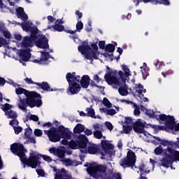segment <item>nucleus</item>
<instances>
[{"label": "nucleus", "instance_id": "864d4df0", "mask_svg": "<svg viewBox=\"0 0 179 179\" xmlns=\"http://www.w3.org/2000/svg\"><path fill=\"white\" fill-rule=\"evenodd\" d=\"M9 44L6 38L0 36V48L3 47V45H8Z\"/></svg>", "mask_w": 179, "mask_h": 179}, {"label": "nucleus", "instance_id": "f03ea898", "mask_svg": "<svg viewBox=\"0 0 179 179\" xmlns=\"http://www.w3.org/2000/svg\"><path fill=\"white\" fill-rule=\"evenodd\" d=\"M122 69L124 71V73L122 71H120L119 72L117 70L113 71L110 68L106 66L107 71L106 73L104 75V79L108 85H120V81L117 78V76H118L122 80L123 83H125L127 80V78H125L131 76V71H129L128 66L124 64L122 65Z\"/></svg>", "mask_w": 179, "mask_h": 179}, {"label": "nucleus", "instance_id": "1a4fd4ad", "mask_svg": "<svg viewBox=\"0 0 179 179\" xmlns=\"http://www.w3.org/2000/svg\"><path fill=\"white\" fill-rule=\"evenodd\" d=\"M47 134L50 142H59L61 141V135L59 134V129L56 127H52L48 131H44Z\"/></svg>", "mask_w": 179, "mask_h": 179}, {"label": "nucleus", "instance_id": "f257e3e1", "mask_svg": "<svg viewBox=\"0 0 179 179\" xmlns=\"http://www.w3.org/2000/svg\"><path fill=\"white\" fill-rule=\"evenodd\" d=\"M16 94H24L26 98L20 96L18 103V108L22 111L27 112V106L30 108L34 107L40 108L43 106V100H41V94L37 93L36 91H29L22 87H18L15 90Z\"/></svg>", "mask_w": 179, "mask_h": 179}, {"label": "nucleus", "instance_id": "de8ad7c7", "mask_svg": "<svg viewBox=\"0 0 179 179\" xmlns=\"http://www.w3.org/2000/svg\"><path fill=\"white\" fill-rule=\"evenodd\" d=\"M33 134V130L30 127L25 129L24 136L27 138H30Z\"/></svg>", "mask_w": 179, "mask_h": 179}, {"label": "nucleus", "instance_id": "a19ab883", "mask_svg": "<svg viewBox=\"0 0 179 179\" xmlns=\"http://www.w3.org/2000/svg\"><path fill=\"white\" fill-rule=\"evenodd\" d=\"M69 148H70V149H73V150L78 149V141H75L73 140L70 141L69 143Z\"/></svg>", "mask_w": 179, "mask_h": 179}, {"label": "nucleus", "instance_id": "8fccbe9b", "mask_svg": "<svg viewBox=\"0 0 179 179\" xmlns=\"http://www.w3.org/2000/svg\"><path fill=\"white\" fill-rule=\"evenodd\" d=\"M145 114H146V115L150 117V118H156V115H157L156 113L152 112L150 110H146Z\"/></svg>", "mask_w": 179, "mask_h": 179}, {"label": "nucleus", "instance_id": "72a5a7b5", "mask_svg": "<svg viewBox=\"0 0 179 179\" xmlns=\"http://www.w3.org/2000/svg\"><path fill=\"white\" fill-rule=\"evenodd\" d=\"M41 52V59L42 62H47L50 58V53L48 52Z\"/></svg>", "mask_w": 179, "mask_h": 179}, {"label": "nucleus", "instance_id": "a878e982", "mask_svg": "<svg viewBox=\"0 0 179 179\" xmlns=\"http://www.w3.org/2000/svg\"><path fill=\"white\" fill-rule=\"evenodd\" d=\"M160 145L162 146H168V148H177L178 146V143H176L174 141H169L167 140H162L161 143H159Z\"/></svg>", "mask_w": 179, "mask_h": 179}, {"label": "nucleus", "instance_id": "b1692460", "mask_svg": "<svg viewBox=\"0 0 179 179\" xmlns=\"http://www.w3.org/2000/svg\"><path fill=\"white\" fill-rule=\"evenodd\" d=\"M17 26H21L22 30H24V31H26V33H29V30H31L34 31V29H36V28H34V27H32L31 24H29L28 22H25V23H20V22H17Z\"/></svg>", "mask_w": 179, "mask_h": 179}, {"label": "nucleus", "instance_id": "7c9ffc66", "mask_svg": "<svg viewBox=\"0 0 179 179\" xmlns=\"http://www.w3.org/2000/svg\"><path fill=\"white\" fill-rule=\"evenodd\" d=\"M54 31H58L61 33L62 31H65L66 33V30L65 29V27L64 25H59V24L55 23V25L52 26Z\"/></svg>", "mask_w": 179, "mask_h": 179}, {"label": "nucleus", "instance_id": "e433bc0d", "mask_svg": "<svg viewBox=\"0 0 179 179\" xmlns=\"http://www.w3.org/2000/svg\"><path fill=\"white\" fill-rule=\"evenodd\" d=\"M6 115H8V118H10L11 120H16L17 118V114L12 110L6 112Z\"/></svg>", "mask_w": 179, "mask_h": 179}, {"label": "nucleus", "instance_id": "09e8293b", "mask_svg": "<svg viewBox=\"0 0 179 179\" xmlns=\"http://www.w3.org/2000/svg\"><path fill=\"white\" fill-rule=\"evenodd\" d=\"M38 157H43V160H45V162H48V163H51V162H52V159L48 155H43L41 154H38Z\"/></svg>", "mask_w": 179, "mask_h": 179}, {"label": "nucleus", "instance_id": "5701e85b", "mask_svg": "<svg viewBox=\"0 0 179 179\" xmlns=\"http://www.w3.org/2000/svg\"><path fill=\"white\" fill-rule=\"evenodd\" d=\"M66 79L67 81L76 80L79 83L80 80V76H76V72L67 73L66 75Z\"/></svg>", "mask_w": 179, "mask_h": 179}, {"label": "nucleus", "instance_id": "5fc2aeb1", "mask_svg": "<svg viewBox=\"0 0 179 179\" xmlns=\"http://www.w3.org/2000/svg\"><path fill=\"white\" fill-rule=\"evenodd\" d=\"M132 128L131 126L127 125V126H123V129H124V134H129L131 132V131H132Z\"/></svg>", "mask_w": 179, "mask_h": 179}, {"label": "nucleus", "instance_id": "58836bf2", "mask_svg": "<svg viewBox=\"0 0 179 179\" xmlns=\"http://www.w3.org/2000/svg\"><path fill=\"white\" fill-rule=\"evenodd\" d=\"M155 1L156 0H134L133 2L136 3V6H139L141 2H143L144 3H149L150 2L152 5H155Z\"/></svg>", "mask_w": 179, "mask_h": 179}, {"label": "nucleus", "instance_id": "37998d69", "mask_svg": "<svg viewBox=\"0 0 179 179\" xmlns=\"http://www.w3.org/2000/svg\"><path fill=\"white\" fill-rule=\"evenodd\" d=\"M118 92L120 94V96H127L128 95V90L122 87H120L118 89Z\"/></svg>", "mask_w": 179, "mask_h": 179}, {"label": "nucleus", "instance_id": "2f4dec72", "mask_svg": "<svg viewBox=\"0 0 179 179\" xmlns=\"http://www.w3.org/2000/svg\"><path fill=\"white\" fill-rule=\"evenodd\" d=\"M84 131H85V125L80 123L77 124L73 129L74 134H81V132H84Z\"/></svg>", "mask_w": 179, "mask_h": 179}, {"label": "nucleus", "instance_id": "393cba45", "mask_svg": "<svg viewBox=\"0 0 179 179\" xmlns=\"http://www.w3.org/2000/svg\"><path fill=\"white\" fill-rule=\"evenodd\" d=\"M76 29L74 31L66 29V33H67L68 34H75V33H76L77 31H78V33H80V31L83 29V22H82L81 21H78L76 24Z\"/></svg>", "mask_w": 179, "mask_h": 179}, {"label": "nucleus", "instance_id": "bf43d9fd", "mask_svg": "<svg viewBox=\"0 0 179 179\" xmlns=\"http://www.w3.org/2000/svg\"><path fill=\"white\" fill-rule=\"evenodd\" d=\"M99 47L101 50H106V41H100L99 42Z\"/></svg>", "mask_w": 179, "mask_h": 179}, {"label": "nucleus", "instance_id": "774afa93", "mask_svg": "<svg viewBox=\"0 0 179 179\" xmlns=\"http://www.w3.org/2000/svg\"><path fill=\"white\" fill-rule=\"evenodd\" d=\"M3 34V36L6 38H10V37H12V35L10 34V33H9V31L5 30L4 31L2 32Z\"/></svg>", "mask_w": 179, "mask_h": 179}, {"label": "nucleus", "instance_id": "4468645a", "mask_svg": "<svg viewBox=\"0 0 179 179\" xmlns=\"http://www.w3.org/2000/svg\"><path fill=\"white\" fill-rule=\"evenodd\" d=\"M165 155L168 159H172L173 162H179V151L171 148V147H167Z\"/></svg>", "mask_w": 179, "mask_h": 179}, {"label": "nucleus", "instance_id": "9b49d317", "mask_svg": "<svg viewBox=\"0 0 179 179\" xmlns=\"http://www.w3.org/2000/svg\"><path fill=\"white\" fill-rule=\"evenodd\" d=\"M77 139H78V149H80L81 153H87V142H89L87 137H86L85 135L80 134L77 136Z\"/></svg>", "mask_w": 179, "mask_h": 179}, {"label": "nucleus", "instance_id": "423d86ee", "mask_svg": "<svg viewBox=\"0 0 179 179\" xmlns=\"http://www.w3.org/2000/svg\"><path fill=\"white\" fill-rule=\"evenodd\" d=\"M34 31L29 30L31 33L29 36H24L21 43V47L23 48H29V47H33L34 45V40L36 38V34H38V29L37 27H34Z\"/></svg>", "mask_w": 179, "mask_h": 179}, {"label": "nucleus", "instance_id": "473e14b6", "mask_svg": "<svg viewBox=\"0 0 179 179\" xmlns=\"http://www.w3.org/2000/svg\"><path fill=\"white\" fill-rule=\"evenodd\" d=\"M155 5H164V6H170V0H155Z\"/></svg>", "mask_w": 179, "mask_h": 179}, {"label": "nucleus", "instance_id": "aec40b11", "mask_svg": "<svg viewBox=\"0 0 179 179\" xmlns=\"http://www.w3.org/2000/svg\"><path fill=\"white\" fill-rule=\"evenodd\" d=\"M79 83H80L81 87L83 89H87L89 87V85H90V77L88 75H84L80 78Z\"/></svg>", "mask_w": 179, "mask_h": 179}, {"label": "nucleus", "instance_id": "052dcab7", "mask_svg": "<svg viewBox=\"0 0 179 179\" xmlns=\"http://www.w3.org/2000/svg\"><path fill=\"white\" fill-rule=\"evenodd\" d=\"M34 135L35 136H41V135H43V131H41V129H36L34 130Z\"/></svg>", "mask_w": 179, "mask_h": 179}, {"label": "nucleus", "instance_id": "6e6d98bb", "mask_svg": "<svg viewBox=\"0 0 179 179\" xmlns=\"http://www.w3.org/2000/svg\"><path fill=\"white\" fill-rule=\"evenodd\" d=\"M38 176H40V177H45V172L43 169H36V170Z\"/></svg>", "mask_w": 179, "mask_h": 179}, {"label": "nucleus", "instance_id": "f704fd0d", "mask_svg": "<svg viewBox=\"0 0 179 179\" xmlns=\"http://www.w3.org/2000/svg\"><path fill=\"white\" fill-rule=\"evenodd\" d=\"M105 51L106 52H114V51H115V45L113 43L107 44L105 46Z\"/></svg>", "mask_w": 179, "mask_h": 179}, {"label": "nucleus", "instance_id": "f3484780", "mask_svg": "<svg viewBox=\"0 0 179 179\" xmlns=\"http://www.w3.org/2000/svg\"><path fill=\"white\" fill-rule=\"evenodd\" d=\"M15 12L16 16L18 19H22L23 22L28 20L29 17L27 16V14L24 13V8H23V7H18L16 8Z\"/></svg>", "mask_w": 179, "mask_h": 179}, {"label": "nucleus", "instance_id": "c85d7f7f", "mask_svg": "<svg viewBox=\"0 0 179 179\" xmlns=\"http://www.w3.org/2000/svg\"><path fill=\"white\" fill-rule=\"evenodd\" d=\"M99 110L100 113H104L106 115H115V114H117L115 109H107V108H102Z\"/></svg>", "mask_w": 179, "mask_h": 179}, {"label": "nucleus", "instance_id": "9d476101", "mask_svg": "<svg viewBox=\"0 0 179 179\" xmlns=\"http://www.w3.org/2000/svg\"><path fill=\"white\" fill-rule=\"evenodd\" d=\"M24 80L27 85H36V86H38L36 89H42V90H44L45 92H54V90L50 87V84L47 82L36 83L31 80V78H24Z\"/></svg>", "mask_w": 179, "mask_h": 179}, {"label": "nucleus", "instance_id": "f8f14e48", "mask_svg": "<svg viewBox=\"0 0 179 179\" xmlns=\"http://www.w3.org/2000/svg\"><path fill=\"white\" fill-rule=\"evenodd\" d=\"M69 83V88L67 89V93L70 94H78L80 92L82 87L79 83L76 80L67 81Z\"/></svg>", "mask_w": 179, "mask_h": 179}, {"label": "nucleus", "instance_id": "2eb2a0df", "mask_svg": "<svg viewBox=\"0 0 179 179\" xmlns=\"http://www.w3.org/2000/svg\"><path fill=\"white\" fill-rule=\"evenodd\" d=\"M59 132H60V138H62L63 139H71L72 138V135L73 134L72 131H69V129L65 128L63 125H61L58 127Z\"/></svg>", "mask_w": 179, "mask_h": 179}, {"label": "nucleus", "instance_id": "4c0bfd02", "mask_svg": "<svg viewBox=\"0 0 179 179\" xmlns=\"http://www.w3.org/2000/svg\"><path fill=\"white\" fill-rule=\"evenodd\" d=\"M87 111V115L88 117H91V118H96V112H94V109L92 108H87L86 110Z\"/></svg>", "mask_w": 179, "mask_h": 179}, {"label": "nucleus", "instance_id": "4be33fe9", "mask_svg": "<svg viewBox=\"0 0 179 179\" xmlns=\"http://www.w3.org/2000/svg\"><path fill=\"white\" fill-rule=\"evenodd\" d=\"M100 152V148L96 144H90L87 148V153L89 155H96Z\"/></svg>", "mask_w": 179, "mask_h": 179}, {"label": "nucleus", "instance_id": "cd10ccee", "mask_svg": "<svg viewBox=\"0 0 179 179\" xmlns=\"http://www.w3.org/2000/svg\"><path fill=\"white\" fill-rule=\"evenodd\" d=\"M101 145L105 153H106L108 150H110V149H113V144L109 143L107 141L102 140Z\"/></svg>", "mask_w": 179, "mask_h": 179}, {"label": "nucleus", "instance_id": "338daca9", "mask_svg": "<svg viewBox=\"0 0 179 179\" xmlns=\"http://www.w3.org/2000/svg\"><path fill=\"white\" fill-rule=\"evenodd\" d=\"M29 120H31V121H35V122H37V121H38V116L36 115H31L29 116Z\"/></svg>", "mask_w": 179, "mask_h": 179}, {"label": "nucleus", "instance_id": "a18cd8bd", "mask_svg": "<svg viewBox=\"0 0 179 179\" xmlns=\"http://www.w3.org/2000/svg\"><path fill=\"white\" fill-rule=\"evenodd\" d=\"M3 108L2 110L3 111H4L5 114H6V113L9 112V110H10V108H12V105L9 104V103H5L4 105L2 106Z\"/></svg>", "mask_w": 179, "mask_h": 179}, {"label": "nucleus", "instance_id": "c756f323", "mask_svg": "<svg viewBox=\"0 0 179 179\" xmlns=\"http://www.w3.org/2000/svg\"><path fill=\"white\" fill-rule=\"evenodd\" d=\"M167 150V148L166 149L163 150V147L162 145H159V147H157L155 149V154L157 155H162L164 157H166V151Z\"/></svg>", "mask_w": 179, "mask_h": 179}, {"label": "nucleus", "instance_id": "ddd939ff", "mask_svg": "<svg viewBox=\"0 0 179 179\" xmlns=\"http://www.w3.org/2000/svg\"><path fill=\"white\" fill-rule=\"evenodd\" d=\"M133 129L136 134H143L146 136V131H145V121L138 119L133 123Z\"/></svg>", "mask_w": 179, "mask_h": 179}, {"label": "nucleus", "instance_id": "69168bd1", "mask_svg": "<svg viewBox=\"0 0 179 179\" xmlns=\"http://www.w3.org/2000/svg\"><path fill=\"white\" fill-rule=\"evenodd\" d=\"M64 176L62 173H59V172H57V173H55V179H64Z\"/></svg>", "mask_w": 179, "mask_h": 179}, {"label": "nucleus", "instance_id": "13d9d810", "mask_svg": "<svg viewBox=\"0 0 179 179\" xmlns=\"http://www.w3.org/2000/svg\"><path fill=\"white\" fill-rule=\"evenodd\" d=\"M136 87V92L138 93V94H142L143 85H142L141 84H138V87Z\"/></svg>", "mask_w": 179, "mask_h": 179}, {"label": "nucleus", "instance_id": "a211bd4d", "mask_svg": "<svg viewBox=\"0 0 179 179\" xmlns=\"http://www.w3.org/2000/svg\"><path fill=\"white\" fill-rule=\"evenodd\" d=\"M165 126L171 131L174 130V127H176V118H174V116L168 115V118L165 121Z\"/></svg>", "mask_w": 179, "mask_h": 179}, {"label": "nucleus", "instance_id": "6e6552de", "mask_svg": "<svg viewBox=\"0 0 179 179\" xmlns=\"http://www.w3.org/2000/svg\"><path fill=\"white\" fill-rule=\"evenodd\" d=\"M34 44L38 47V48H42L44 50L50 48V45H48V38L45 37V35L44 34H36Z\"/></svg>", "mask_w": 179, "mask_h": 179}, {"label": "nucleus", "instance_id": "0e129e2a", "mask_svg": "<svg viewBox=\"0 0 179 179\" xmlns=\"http://www.w3.org/2000/svg\"><path fill=\"white\" fill-rule=\"evenodd\" d=\"M134 115L136 116H139L141 115V110H139V107H138V106H135V108H134Z\"/></svg>", "mask_w": 179, "mask_h": 179}, {"label": "nucleus", "instance_id": "c03bdc74", "mask_svg": "<svg viewBox=\"0 0 179 179\" xmlns=\"http://www.w3.org/2000/svg\"><path fill=\"white\" fill-rule=\"evenodd\" d=\"M103 104L107 107L108 108H111V107H113V104H111V102H110V101L108 100V99L107 98H103Z\"/></svg>", "mask_w": 179, "mask_h": 179}, {"label": "nucleus", "instance_id": "3c124183", "mask_svg": "<svg viewBox=\"0 0 179 179\" xmlns=\"http://www.w3.org/2000/svg\"><path fill=\"white\" fill-rule=\"evenodd\" d=\"M13 129L15 135H19L23 131V128L20 126H15L13 127Z\"/></svg>", "mask_w": 179, "mask_h": 179}, {"label": "nucleus", "instance_id": "7ed1b4c3", "mask_svg": "<svg viewBox=\"0 0 179 179\" xmlns=\"http://www.w3.org/2000/svg\"><path fill=\"white\" fill-rule=\"evenodd\" d=\"M113 170H107V165L99 164L90 169V174L96 179H114Z\"/></svg>", "mask_w": 179, "mask_h": 179}, {"label": "nucleus", "instance_id": "79ce46f5", "mask_svg": "<svg viewBox=\"0 0 179 179\" xmlns=\"http://www.w3.org/2000/svg\"><path fill=\"white\" fill-rule=\"evenodd\" d=\"M156 120H157V121H166L167 118H169V115H164V114H160L159 115H156Z\"/></svg>", "mask_w": 179, "mask_h": 179}, {"label": "nucleus", "instance_id": "49530a36", "mask_svg": "<svg viewBox=\"0 0 179 179\" xmlns=\"http://www.w3.org/2000/svg\"><path fill=\"white\" fill-rule=\"evenodd\" d=\"M94 136L96 139H101L103 138V133H101V131L96 130L94 131Z\"/></svg>", "mask_w": 179, "mask_h": 179}, {"label": "nucleus", "instance_id": "0eeeda50", "mask_svg": "<svg viewBox=\"0 0 179 179\" xmlns=\"http://www.w3.org/2000/svg\"><path fill=\"white\" fill-rule=\"evenodd\" d=\"M10 150L13 155L18 156L20 160L23 157H26V153H27V150L24 149V145L20 143H14L10 145Z\"/></svg>", "mask_w": 179, "mask_h": 179}, {"label": "nucleus", "instance_id": "680f3d73", "mask_svg": "<svg viewBox=\"0 0 179 179\" xmlns=\"http://www.w3.org/2000/svg\"><path fill=\"white\" fill-rule=\"evenodd\" d=\"M93 80H95V82H96L97 83H100V82H103V80L97 74L94 76Z\"/></svg>", "mask_w": 179, "mask_h": 179}, {"label": "nucleus", "instance_id": "4d7b16f0", "mask_svg": "<svg viewBox=\"0 0 179 179\" xmlns=\"http://www.w3.org/2000/svg\"><path fill=\"white\" fill-rule=\"evenodd\" d=\"M105 125L109 131H113V129H114V126H113V124L110 122H106Z\"/></svg>", "mask_w": 179, "mask_h": 179}, {"label": "nucleus", "instance_id": "e2e57ef3", "mask_svg": "<svg viewBox=\"0 0 179 179\" xmlns=\"http://www.w3.org/2000/svg\"><path fill=\"white\" fill-rule=\"evenodd\" d=\"M66 166H73V162L71 159H66L64 160Z\"/></svg>", "mask_w": 179, "mask_h": 179}, {"label": "nucleus", "instance_id": "dca6fc26", "mask_svg": "<svg viewBox=\"0 0 179 179\" xmlns=\"http://www.w3.org/2000/svg\"><path fill=\"white\" fill-rule=\"evenodd\" d=\"M19 57L20 59H22L24 62H27L28 61H29L30 58H31L30 49H26V50L21 49L20 50Z\"/></svg>", "mask_w": 179, "mask_h": 179}, {"label": "nucleus", "instance_id": "6ab92c4d", "mask_svg": "<svg viewBox=\"0 0 179 179\" xmlns=\"http://www.w3.org/2000/svg\"><path fill=\"white\" fill-rule=\"evenodd\" d=\"M78 50L79 52L85 56L86 54L89 52L90 50H92V48L90 45H89L88 43H86V41H83V44L78 47Z\"/></svg>", "mask_w": 179, "mask_h": 179}, {"label": "nucleus", "instance_id": "412c9836", "mask_svg": "<svg viewBox=\"0 0 179 179\" xmlns=\"http://www.w3.org/2000/svg\"><path fill=\"white\" fill-rule=\"evenodd\" d=\"M99 55H100V52L93 50L92 48L90 51L85 54V57L86 59H90V61H93V59H99Z\"/></svg>", "mask_w": 179, "mask_h": 179}, {"label": "nucleus", "instance_id": "20e7f679", "mask_svg": "<svg viewBox=\"0 0 179 179\" xmlns=\"http://www.w3.org/2000/svg\"><path fill=\"white\" fill-rule=\"evenodd\" d=\"M21 162L24 164V168L27 166V167H31V169H36L38 166H41L38 154L37 155L34 152L30 153L29 158L23 157Z\"/></svg>", "mask_w": 179, "mask_h": 179}, {"label": "nucleus", "instance_id": "39448f33", "mask_svg": "<svg viewBox=\"0 0 179 179\" xmlns=\"http://www.w3.org/2000/svg\"><path fill=\"white\" fill-rule=\"evenodd\" d=\"M136 163V155L132 150H129L127 152V157L122 159L120 162V166L122 167V169H128L131 167V169H134L135 166V164Z\"/></svg>", "mask_w": 179, "mask_h": 179}, {"label": "nucleus", "instance_id": "bb28decb", "mask_svg": "<svg viewBox=\"0 0 179 179\" xmlns=\"http://www.w3.org/2000/svg\"><path fill=\"white\" fill-rule=\"evenodd\" d=\"M173 159L171 158H169L167 157H163L161 160V163L163 166V167H166V169H169L171 164H173Z\"/></svg>", "mask_w": 179, "mask_h": 179}, {"label": "nucleus", "instance_id": "603ef678", "mask_svg": "<svg viewBox=\"0 0 179 179\" xmlns=\"http://www.w3.org/2000/svg\"><path fill=\"white\" fill-rule=\"evenodd\" d=\"M9 124L14 128V127H17L19 125V120L17 119H13L10 121Z\"/></svg>", "mask_w": 179, "mask_h": 179}, {"label": "nucleus", "instance_id": "c9c22d12", "mask_svg": "<svg viewBox=\"0 0 179 179\" xmlns=\"http://www.w3.org/2000/svg\"><path fill=\"white\" fill-rule=\"evenodd\" d=\"M152 129H155V132H158L159 131H165L167 132L169 131V128H167L166 126H160V125H156L152 126Z\"/></svg>", "mask_w": 179, "mask_h": 179}, {"label": "nucleus", "instance_id": "ea45409f", "mask_svg": "<svg viewBox=\"0 0 179 179\" xmlns=\"http://www.w3.org/2000/svg\"><path fill=\"white\" fill-rule=\"evenodd\" d=\"M56 155L59 159H64L65 157V150L57 148Z\"/></svg>", "mask_w": 179, "mask_h": 179}]
</instances>
